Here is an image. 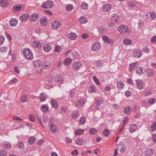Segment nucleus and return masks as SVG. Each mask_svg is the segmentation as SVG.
I'll return each mask as SVG.
<instances>
[{"mask_svg":"<svg viewBox=\"0 0 156 156\" xmlns=\"http://www.w3.org/2000/svg\"><path fill=\"white\" fill-rule=\"evenodd\" d=\"M82 64L80 62H76L73 64V69L76 71H77L82 66Z\"/></svg>","mask_w":156,"mask_h":156,"instance_id":"9","label":"nucleus"},{"mask_svg":"<svg viewBox=\"0 0 156 156\" xmlns=\"http://www.w3.org/2000/svg\"><path fill=\"white\" fill-rule=\"evenodd\" d=\"M118 30L120 33H127L128 34L129 33L128 31L127 26L125 25L120 26L118 28Z\"/></svg>","mask_w":156,"mask_h":156,"instance_id":"4","label":"nucleus"},{"mask_svg":"<svg viewBox=\"0 0 156 156\" xmlns=\"http://www.w3.org/2000/svg\"><path fill=\"white\" fill-rule=\"evenodd\" d=\"M132 108L129 106H127L124 108V112L127 115L129 114L132 111Z\"/></svg>","mask_w":156,"mask_h":156,"instance_id":"21","label":"nucleus"},{"mask_svg":"<svg viewBox=\"0 0 156 156\" xmlns=\"http://www.w3.org/2000/svg\"><path fill=\"white\" fill-rule=\"evenodd\" d=\"M98 28L99 31V33L101 34L105 33L106 32L107 30L105 26L100 27Z\"/></svg>","mask_w":156,"mask_h":156,"instance_id":"38","label":"nucleus"},{"mask_svg":"<svg viewBox=\"0 0 156 156\" xmlns=\"http://www.w3.org/2000/svg\"><path fill=\"white\" fill-rule=\"evenodd\" d=\"M23 55L27 59L30 60L33 58V53L29 49H25L23 51Z\"/></svg>","mask_w":156,"mask_h":156,"instance_id":"1","label":"nucleus"},{"mask_svg":"<svg viewBox=\"0 0 156 156\" xmlns=\"http://www.w3.org/2000/svg\"><path fill=\"white\" fill-rule=\"evenodd\" d=\"M154 152V151L150 148L146 151V154L147 155L150 156L153 154Z\"/></svg>","mask_w":156,"mask_h":156,"instance_id":"46","label":"nucleus"},{"mask_svg":"<svg viewBox=\"0 0 156 156\" xmlns=\"http://www.w3.org/2000/svg\"><path fill=\"white\" fill-rule=\"evenodd\" d=\"M149 101L150 104L153 105L155 102L156 100L154 98L151 99L149 100Z\"/></svg>","mask_w":156,"mask_h":156,"instance_id":"63","label":"nucleus"},{"mask_svg":"<svg viewBox=\"0 0 156 156\" xmlns=\"http://www.w3.org/2000/svg\"><path fill=\"white\" fill-rule=\"evenodd\" d=\"M21 101L23 102H25L27 101L26 96L25 95H22L21 97Z\"/></svg>","mask_w":156,"mask_h":156,"instance_id":"53","label":"nucleus"},{"mask_svg":"<svg viewBox=\"0 0 156 156\" xmlns=\"http://www.w3.org/2000/svg\"><path fill=\"white\" fill-rule=\"evenodd\" d=\"M34 65L36 67H41L42 66V63L38 60H35L33 62Z\"/></svg>","mask_w":156,"mask_h":156,"instance_id":"28","label":"nucleus"},{"mask_svg":"<svg viewBox=\"0 0 156 156\" xmlns=\"http://www.w3.org/2000/svg\"><path fill=\"white\" fill-rule=\"evenodd\" d=\"M29 18L28 14H25L22 15L20 18V20L22 22L25 21L27 20Z\"/></svg>","mask_w":156,"mask_h":156,"instance_id":"19","label":"nucleus"},{"mask_svg":"<svg viewBox=\"0 0 156 156\" xmlns=\"http://www.w3.org/2000/svg\"><path fill=\"white\" fill-rule=\"evenodd\" d=\"M97 131V130L94 128H91L89 129V132L91 134H95Z\"/></svg>","mask_w":156,"mask_h":156,"instance_id":"52","label":"nucleus"},{"mask_svg":"<svg viewBox=\"0 0 156 156\" xmlns=\"http://www.w3.org/2000/svg\"><path fill=\"white\" fill-rule=\"evenodd\" d=\"M137 128V125L135 124L131 125L129 128V131L131 133H133L136 130Z\"/></svg>","mask_w":156,"mask_h":156,"instance_id":"20","label":"nucleus"},{"mask_svg":"<svg viewBox=\"0 0 156 156\" xmlns=\"http://www.w3.org/2000/svg\"><path fill=\"white\" fill-rule=\"evenodd\" d=\"M85 131L84 129H76L74 131V134L76 135H79L83 134Z\"/></svg>","mask_w":156,"mask_h":156,"instance_id":"23","label":"nucleus"},{"mask_svg":"<svg viewBox=\"0 0 156 156\" xmlns=\"http://www.w3.org/2000/svg\"><path fill=\"white\" fill-rule=\"evenodd\" d=\"M33 44L34 46L37 48L41 47V43L38 40L34 41Z\"/></svg>","mask_w":156,"mask_h":156,"instance_id":"31","label":"nucleus"},{"mask_svg":"<svg viewBox=\"0 0 156 156\" xmlns=\"http://www.w3.org/2000/svg\"><path fill=\"white\" fill-rule=\"evenodd\" d=\"M54 81L56 82L62 83L64 81L63 77L61 75L57 74L55 78Z\"/></svg>","mask_w":156,"mask_h":156,"instance_id":"10","label":"nucleus"},{"mask_svg":"<svg viewBox=\"0 0 156 156\" xmlns=\"http://www.w3.org/2000/svg\"><path fill=\"white\" fill-rule=\"evenodd\" d=\"M133 56L136 58H140L141 56V51L139 50H136L133 52Z\"/></svg>","mask_w":156,"mask_h":156,"instance_id":"16","label":"nucleus"},{"mask_svg":"<svg viewBox=\"0 0 156 156\" xmlns=\"http://www.w3.org/2000/svg\"><path fill=\"white\" fill-rule=\"evenodd\" d=\"M39 15L35 13L32 14L29 17V20L31 22H34L38 19Z\"/></svg>","mask_w":156,"mask_h":156,"instance_id":"6","label":"nucleus"},{"mask_svg":"<svg viewBox=\"0 0 156 156\" xmlns=\"http://www.w3.org/2000/svg\"><path fill=\"white\" fill-rule=\"evenodd\" d=\"M62 50V48L60 46L56 45L55 47V52H59Z\"/></svg>","mask_w":156,"mask_h":156,"instance_id":"49","label":"nucleus"},{"mask_svg":"<svg viewBox=\"0 0 156 156\" xmlns=\"http://www.w3.org/2000/svg\"><path fill=\"white\" fill-rule=\"evenodd\" d=\"M145 72V70L144 69H143V70L142 68H138L136 70V73L139 75L143 74Z\"/></svg>","mask_w":156,"mask_h":156,"instance_id":"37","label":"nucleus"},{"mask_svg":"<svg viewBox=\"0 0 156 156\" xmlns=\"http://www.w3.org/2000/svg\"><path fill=\"white\" fill-rule=\"evenodd\" d=\"M55 78H53L52 76L49 77L48 80V82L49 83H53L54 82H55L54 81Z\"/></svg>","mask_w":156,"mask_h":156,"instance_id":"51","label":"nucleus"},{"mask_svg":"<svg viewBox=\"0 0 156 156\" xmlns=\"http://www.w3.org/2000/svg\"><path fill=\"white\" fill-rule=\"evenodd\" d=\"M8 47H2L1 48L0 50L2 54L5 53L6 52Z\"/></svg>","mask_w":156,"mask_h":156,"instance_id":"50","label":"nucleus"},{"mask_svg":"<svg viewBox=\"0 0 156 156\" xmlns=\"http://www.w3.org/2000/svg\"><path fill=\"white\" fill-rule=\"evenodd\" d=\"M102 39L104 41L107 43H109L111 45L114 44V40L113 38H110L108 36H105L102 37Z\"/></svg>","mask_w":156,"mask_h":156,"instance_id":"7","label":"nucleus"},{"mask_svg":"<svg viewBox=\"0 0 156 156\" xmlns=\"http://www.w3.org/2000/svg\"><path fill=\"white\" fill-rule=\"evenodd\" d=\"M29 118L30 121L32 122H34L35 120L34 117L32 115H30L29 116Z\"/></svg>","mask_w":156,"mask_h":156,"instance_id":"60","label":"nucleus"},{"mask_svg":"<svg viewBox=\"0 0 156 156\" xmlns=\"http://www.w3.org/2000/svg\"><path fill=\"white\" fill-rule=\"evenodd\" d=\"M39 98L42 102H44L46 101L47 98V95L43 92H41L40 94Z\"/></svg>","mask_w":156,"mask_h":156,"instance_id":"17","label":"nucleus"},{"mask_svg":"<svg viewBox=\"0 0 156 156\" xmlns=\"http://www.w3.org/2000/svg\"><path fill=\"white\" fill-rule=\"evenodd\" d=\"M101 47V44L99 42H95L92 45L91 49L92 51H96L99 49Z\"/></svg>","mask_w":156,"mask_h":156,"instance_id":"8","label":"nucleus"},{"mask_svg":"<svg viewBox=\"0 0 156 156\" xmlns=\"http://www.w3.org/2000/svg\"><path fill=\"white\" fill-rule=\"evenodd\" d=\"M95 89L94 87H91L89 88L88 91L90 93H93L95 91Z\"/></svg>","mask_w":156,"mask_h":156,"instance_id":"56","label":"nucleus"},{"mask_svg":"<svg viewBox=\"0 0 156 156\" xmlns=\"http://www.w3.org/2000/svg\"><path fill=\"white\" fill-rule=\"evenodd\" d=\"M85 103V101L83 99H79L76 102V106H80L83 105Z\"/></svg>","mask_w":156,"mask_h":156,"instance_id":"26","label":"nucleus"},{"mask_svg":"<svg viewBox=\"0 0 156 156\" xmlns=\"http://www.w3.org/2000/svg\"><path fill=\"white\" fill-rule=\"evenodd\" d=\"M112 6L110 4H106L103 5V10L105 12H107L109 11L112 8Z\"/></svg>","mask_w":156,"mask_h":156,"instance_id":"18","label":"nucleus"},{"mask_svg":"<svg viewBox=\"0 0 156 156\" xmlns=\"http://www.w3.org/2000/svg\"><path fill=\"white\" fill-rule=\"evenodd\" d=\"M54 2L52 1H47L43 2L41 6L44 8H51L54 5Z\"/></svg>","mask_w":156,"mask_h":156,"instance_id":"3","label":"nucleus"},{"mask_svg":"<svg viewBox=\"0 0 156 156\" xmlns=\"http://www.w3.org/2000/svg\"><path fill=\"white\" fill-rule=\"evenodd\" d=\"M51 103L52 107L56 109L58 108V105L57 102L53 99H51Z\"/></svg>","mask_w":156,"mask_h":156,"instance_id":"14","label":"nucleus"},{"mask_svg":"<svg viewBox=\"0 0 156 156\" xmlns=\"http://www.w3.org/2000/svg\"><path fill=\"white\" fill-rule=\"evenodd\" d=\"M80 115L79 112L77 110H74L72 114V117L74 119H76L79 117Z\"/></svg>","mask_w":156,"mask_h":156,"instance_id":"22","label":"nucleus"},{"mask_svg":"<svg viewBox=\"0 0 156 156\" xmlns=\"http://www.w3.org/2000/svg\"><path fill=\"white\" fill-rule=\"evenodd\" d=\"M50 130L53 133L56 132L57 127L56 125L53 123H51L49 125Z\"/></svg>","mask_w":156,"mask_h":156,"instance_id":"15","label":"nucleus"},{"mask_svg":"<svg viewBox=\"0 0 156 156\" xmlns=\"http://www.w3.org/2000/svg\"><path fill=\"white\" fill-rule=\"evenodd\" d=\"M1 4L3 6H5L8 3V0H0Z\"/></svg>","mask_w":156,"mask_h":156,"instance_id":"47","label":"nucleus"},{"mask_svg":"<svg viewBox=\"0 0 156 156\" xmlns=\"http://www.w3.org/2000/svg\"><path fill=\"white\" fill-rule=\"evenodd\" d=\"M96 65L98 67H101L102 66V64L100 61H97L96 62Z\"/></svg>","mask_w":156,"mask_h":156,"instance_id":"62","label":"nucleus"},{"mask_svg":"<svg viewBox=\"0 0 156 156\" xmlns=\"http://www.w3.org/2000/svg\"><path fill=\"white\" fill-rule=\"evenodd\" d=\"M138 88L139 90L142 89L145 86V83L143 80L138 79L135 80Z\"/></svg>","mask_w":156,"mask_h":156,"instance_id":"5","label":"nucleus"},{"mask_svg":"<svg viewBox=\"0 0 156 156\" xmlns=\"http://www.w3.org/2000/svg\"><path fill=\"white\" fill-rule=\"evenodd\" d=\"M44 48L43 50L47 52H49L51 49V46L48 44L44 45Z\"/></svg>","mask_w":156,"mask_h":156,"instance_id":"35","label":"nucleus"},{"mask_svg":"<svg viewBox=\"0 0 156 156\" xmlns=\"http://www.w3.org/2000/svg\"><path fill=\"white\" fill-rule=\"evenodd\" d=\"M36 138L34 136L30 137L28 139L29 143L30 144H32L36 142Z\"/></svg>","mask_w":156,"mask_h":156,"instance_id":"40","label":"nucleus"},{"mask_svg":"<svg viewBox=\"0 0 156 156\" xmlns=\"http://www.w3.org/2000/svg\"><path fill=\"white\" fill-rule=\"evenodd\" d=\"M117 149L119 150L120 152L121 153H124L126 150V146L123 147L120 144H118L117 146Z\"/></svg>","mask_w":156,"mask_h":156,"instance_id":"27","label":"nucleus"},{"mask_svg":"<svg viewBox=\"0 0 156 156\" xmlns=\"http://www.w3.org/2000/svg\"><path fill=\"white\" fill-rule=\"evenodd\" d=\"M111 19L113 22L116 23L119 19V15L116 11H113L110 13Z\"/></svg>","mask_w":156,"mask_h":156,"instance_id":"2","label":"nucleus"},{"mask_svg":"<svg viewBox=\"0 0 156 156\" xmlns=\"http://www.w3.org/2000/svg\"><path fill=\"white\" fill-rule=\"evenodd\" d=\"M151 128L152 129V130L153 131L156 129V122H154L153 123Z\"/></svg>","mask_w":156,"mask_h":156,"instance_id":"61","label":"nucleus"},{"mask_svg":"<svg viewBox=\"0 0 156 156\" xmlns=\"http://www.w3.org/2000/svg\"><path fill=\"white\" fill-rule=\"evenodd\" d=\"M73 9V6L71 4H68L66 6V9L68 11H70Z\"/></svg>","mask_w":156,"mask_h":156,"instance_id":"45","label":"nucleus"},{"mask_svg":"<svg viewBox=\"0 0 156 156\" xmlns=\"http://www.w3.org/2000/svg\"><path fill=\"white\" fill-rule=\"evenodd\" d=\"M79 122L80 125H84L86 122L85 118L84 117L80 118Z\"/></svg>","mask_w":156,"mask_h":156,"instance_id":"43","label":"nucleus"},{"mask_svg":"<svg viewBox=\"0 0 156 156\" xmlns=\"http://www.w3.org/2000/svg\"><path fill=\"white\" fill-rule=\"evenodd\" d=\"M152 140L153 142H156V134H154L152 135Z\"/></svg>","mask_w":156,"mask_h":156,"instance_id":"64","label":"nucleus"},{"mask_svg":"<svg viewBox=\"0 0 156 156\" xmlns=\"http://www.w3.org/2000/svg\"><path fill=\"white\" fill-rule=\"evenodd\" d=\"M81 7L83 10H86L88 9V5L87 3L83 2L82 3Z\"/></svg>","mask_w":156,"mask_h":156,"instance_id":"44","label":"nucleus"},{"mask_svg":"<svg viewBox=\"0 0 156 156\" xmlns=\"http://www.w3.org/2000/svg\"><path fill=\"white\" fill-rule=\"evenodd\" d=\"M18 23L17 20L15 18H12L9 21V24L11 26H15Z\"/></svg>","mask_w":156,"mask_h":156,"instance_id":"25","label":"nucleus"},{"mask_svg":"<svg viewBox=\"0 0 156 156\" xmlns=\"http://www.w3.org/2000/svg\"><path fill=\"white\" fill-rule=\"evenodd\" d=\"M147 18L152 20H154L156 17V14L153 12H148L146 16Z\"/></svg>","mask_w":156,"mask_h":156,"instance_id":"12","label":"nucleus"},{"mask_svg":"<svg viewBox=\"0 0 156 156\" xmlns=\"http://www.w3.org/2000/svg\"><path fill=\"white\" fill-rule=\"evenodd\" d=\"M13 119L16 120L22 121L23 119H21L20 117L17 116H14L13 117Z\"/></svg>","mask_w":156,"mask_h":156,"instance_id":"58","label":"nucleus"},{"mask_svg":"<svg viewBox=\"0 0 156 156\" xmlns=\"http://www.w3.org/2000/svg\"><path fill=\"white\" fill-rule=\"evenodd\" d=\"M138 63L137 62H134L130 64L129 71L130 72H132L135 68L136 66Z\"/></svg>","mask_w":156,"mask_h":156,"instance_id":"24","label":"nucleus"},{"mask_svg":"<svg viewBox=\"0 0 156 156\" xmlns=\"http://www.w3.org/2000/svg\"><path fill=\"white\" fill-rule=\"evenodd\" d=\"M124 87V84L121 81H119L117 83V87L118 89L122 90Z\"/></svg>","mask_w":156,"mask_h":156,"instance_id":"29","label":"nucleus"},{"mask_svg":"<svg viewBox=\"0 0 156 156\" xmlns=\"http://www.w3.org/2000/svg\"><path fill=\"white\" fill-rule=\"evenodd\" d=\"M40 21V24L42 26H46L48 23L47 18L45 17H43L41 18Z\"/></svg>","mask_w":156,"mask_h":156,"instance_id":"13","label":"nucleus"},{"mask_svg":"<svg viewBox=\"0 0 156 156\" xmlns=\"http://www.w3.org/2000/svg\"><path fill=\"white\" fill-rule=\"evenodd\" d=\"M41 110L44 112H47L49 111V108L46 105H42L41 107Z\"/></svg>","mask_w":156,"mask_h":156,"instance_id":"39","label":"nucleus"},{"mask_svg":"<svg viewBox=\"0 0 156 156\" xmlns=\"http://www.w3.org/2000/svg\"><path fill=\"white\" fill-rule=\"evenodd\" d=\"M51 26L54 29H57L60 27L61 24L58 21H55L52 22Z\"/></svg>","mask_w":156,"mask_h":156,"instance_id":"11","label":"nucleus"},{"mask_svg":"<svg viewBox=\"0 0 156 156\" xmlns=\"http://www.w3.org/2000/svg\"><path fill=\"white\" fill-rule=\"evenodd\" d=\"M104 135L106 136H108L110 134L109 131L107 129H105L103 132Z\"/></svg>","mask_w":156,"mask_h":156,"instance_id":"55","label":"nucleus"},{"mask_svg":"<svg viewBox=\"0 0 156 156\" xmlns=\"http://www.w3.org/2000/svg\"><path fill=\"white\" fill-rule=\"evenodd\" d=\"M78 21L81 24L86 23L87 21V19L83 16H82L79 18Z\"/></svg>","mask_w":156,"mask_h":156,"instance_id":"30","label":"nucleus"},{"mask_svg":"<svg viewBox=\"0 0 156 156\" xmlns=\"http://www.w3.org/2000/svg\"><path fill=\"white\" fill-rule=\"evenodd\" d=\"M77 37V35L74 33H71L68 35L69 38L71 40H75L76 39Z\"/></svg>","mask_w":156,"mask_h":156,"instance_id":"32","label":"nucleus"},{"mask_svg":"<svg viewBox=\"0 0 156 156\" xmlns=\"http://www.w3.org/2000/svg\"><path fill=\"white\" fill-rule=\"evenodd\" d=\"M2 146L4 148H9L11 147V144L9 142H4L2 144Z\"/></svg>","mask_w":156,"mask_h":156,"instance_id":"36","label":"nucleus"},{"mask_svg":"<svg viewBox=\"0 0 156 156\" xmlns=\"http://www.w3.org/2000/svg\"><path fill=\"white\" fill-rule=\"evenodd\" d=\"M123 43L126 45H128L132 43L131 41L129 38H126L123 40Z\"/></svg>","mask_w":156,"mask_h":156,"instance_id":"42","label":"nucleus"},{"mask_svg":"<svg viewBox=\"0 0 156 156\" xmlns=\"http://www.w3.org/2000/svg\"><path fill=\"white\" fill-rule=\"evenodd\" d=\"M146 72L147 73V75L149 76H151L154 75V71L151 69H147Z\"/></svg>","mask_w":156,"mask_h":156,"instance_id":"34","label":"nucleus"},{"mask_svg":"<svg viewBox=\"0 0 156 156\" xmlns=\"http://www.w3.org/2000/svg\"><path fill=\"white\" fill-rule=\"evenodd\" d=\"M129 119L127 116L125 117L123 119L124 125L127 124Z\"/></svg>","mask_w":156,"mask_h":156,"instance_id":"59","label":"nucleus"},{"mask_svg":"<svg viewBox=\"0 0 156 156\" xmlns=\"http://www.w3.org/2000/svg\"><path fill=\"white\" fill-rule=\"evenodd\" d=\"M72 59L69 58H68L66 59L63 61V62L65 65H69L72 63Z\"/></svg>","mask_w":156,"mask_h":156,"instance_id":"33","label":"nucleus"},{"mask_svg":"<svg viewBox=\"0 0 156 156\" xmlns=\"http://www.w3.org/2000/svg\"><path fill=\"white\" fill-rule=\"evenodd\" d=\"M103 102V100L101 99H99L97 100V107L98 108V105H100Z\"/></svg>","mask_w":156,"mask_h":156,"instance_id":"54","label":"nucleus"},{"mask_svg":"<svg viewBox=\"0 0 156 156\" xmlns=\"http://www.w3.org/2000/svg\"><path fill=\"white\" fill-rule=\"evenodd\" d=\"M93 78L94 81L97 85H100L101 84L100 82L96 76H93Z\"/></svg>","mask_w":156,"mask_h":156,"instance_id":"48","label":"nucleus"},{"mask_svg":"<svg viewBox=\"0 0 156 156\" xmlns=\"http://www.w3.org/2000/svg\"><path fill=\"white\" fill-rule=\"evenodd\" d=\"M6 153L5 150H2L0 151V156H6Z\"/></svg>","mask_w":156,"mask_h":156,"instance_id":"57","label":"nucleus"},{"mask_svg":"<svg viewBox=\"0 0 156 156\" xmlns=\"http://www.w3.org/2000/svg\"><path fill=\"white\" fill-rule=\"evenodd\" d=\"M76 144L78 145H82L83 144V140L82 138H78L76 141Z\"/></svg>","mask_w":156,"mask_h":156,"instance_id":"41","label":"nucleus"}]
</instances>
